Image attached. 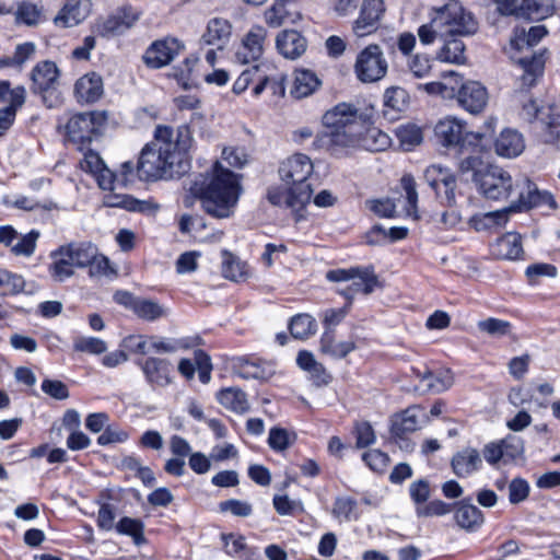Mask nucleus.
<instances>
[{
  "instance_id": "nucleus-1",
  "label": "nucleus",
  "mask_w": 560,
  "mask_h": 560,
  "mask_svg": "<svg viewBox=\"0 0 560 560\" xmlns=\"http://www.w3.org/2000/svg\"><path fill=\"white\" fill-rule=\"evenodd\" d=\"M190 144V131L186 126L177 129L175 141L171 128L159 126L154 141L141 151L137 165L139 178L156 180L184 175L190 167L187 156Z\"/></svg>"
},
{
  "instance_id": "nucleus-2",
  "label": "nucleus",
  "mask_w": 560,
  "mask_h": 560,
  "mask_svg": "<svg viewBox=\"0 0 560 560\" xmlns=\"http://www.w3.org/2000/svg\"><path fill=\"white\" fill-rule=\"evenodd\" d=\"M485 198L494 201H510L505 209L523 211L541 205L556 207L553 197L548 191H540L526 176L513 178L505 170L493 166L483 174L478 185Z\"/></svg>"
},
{
  "instance_id": "nucleus-3",
  "label": "nucleus",
  "mask_w": 560,
  "mask_h": 560,
  "mask_svg": "<svg viewBox=\"0 0 560 560\" xmlns=\"http://www.w3.org/2000/svg\"><path fill=\"white\" fill-rule=\"evenodd\" d=\"M190 192L202 201L205 211L218 219L232 215L242 187L236 175L215 162L211 175H199L191 183Z\"/></svg>"
},
{
  "instance_id": "nucleus-4",
  "label": "nucleus",
  "mask_w": 560,
  "mask_h": 560,
  "mask_svg": "<svg viewBox=\"0 0 560 560\" xmlns=\"http://www.w3.org/2000/svg\"><path fill=\"white\" fill-rule=\"evenodd\" d=\"M478 27V21L470 11L458 0H448L445 4L432 9L430 23L419 27L418 36L423 45H429L436 38L474 35Z\"/></svg>"
},
{
  "instance_id": "nucleus-5",
  "label": "nucleus",
  "mask_w": 560,
  "mask_h": 560,
  "mask_svg": "<svg viewBox=\"0 0 560 560\" xmlns=\"http://www.w3.org/2000/svg\"><path fill=\"white\" fill-rule=\"evenodd\" d=\"M369 116L349 103H339L323 116L328 131L318 137L319 145L335 152L336 148L354 145L365 129Z\"/></svg>"
},
{
  "instance_id": "nucleus-6",
  "label": "nucleus",
  "mask_w": 560,
  "mask_h": 560,
  "mask_svg": "<svg viewBox=\"0 0 560 560\" xmlns=\"http://www.w3.org/2000/svg\"><path fill=\"white\" fill-rule=\"evenodd\" d=\"M103 190H108L104 196V205L107 207H119L128 211L140 213H155L160 206L152 200L136 199L121 190L127 186L126 177H118V174L107 166L93 174Z\"/></svg>"
},
{
  "instance_id": "nucleus-7",
  "label": "nucleus",
  "mask_w": 560,
  "mask_h": 560,
  "mask_svg": "<svg viewBox=\"0 0 560 560\" xmlns=\"http://www.w3.org/2000/svg\"><path fill=\"white\" fill-rule=\"evenodd\" d=\"M105 112H89L73 115L66 125L67 141L79 151H84L98 139L106 128Z\"/></svg>"
},
{
  "instance_id": "nucleus-8",
  "label": "nucleus",
  "mask_w": 560,
  "mask_h": 560,
  "mask_svg": "<svg viewBox=\"0 0 560 560\" xmlns=\"http://www.w3.org/2000/svg\"><path fill=\"white\" fill-rule=\"evenodd\" d=\"M313 173V163L311 159L302 153H295L283 162L279 167V175L285 186H291L299 191L298 200L310 202L313 189L307 183Z\"/></svg>"
},
{
  "instance_id": "nucleus-9",
  "label": "nucleus",
  "mask_w": 560,
  "mask_h": 560,
  "mask_svg": "<svg viewBox=\"0 0 560 560\" xmlns=\"http://www.w3.org/2000/svg\"><path fill=\"white\" fill-rule=\"evenodd\" d=\"M326 278L332 282L351 281L349 285L339 290V293L347 298L349 304L358 293L371 294L378 284V279L372 268L353 267L329 270Z\"/></svg>"
},
{
  "instance_id": "nucleus-10",
  "label": "nucleus",
  "mask_w": 560,
  "mask_h": 560,
  "mask_svg": "<svg viewBox=\"0 0 560 560\" xmlns=\"http://www.w3.org/2000/svg\"><path fill=\"white\" fill-rule=\"evenodd\" d=\"M434 133L443 147H459L460 150L479 147L482 140L479 132H465L464 122L452 116L441 119L435 125Z\"/></svg>"
},
{
  "instance_id": "nucleus-11",
  "label": "nucleus",
  "mask_w": 560,
  "mask_h": 560,
  "mask_svg": "<svg viewBox=\"0 0 560 560\" xmlns=\"http://www.w3.org/2000/svg\"><path fill=\"white\" fill-rule=\"evenodd\" d=\"M387 68L383 50L376 44H371L361 50L354 63L357 78L364 83L380 81L386 75Z\"/></svg>"
},
{
  "instance_id": "nucleus-12",
  "label": "nucleus",
  "mask_w": 560,
  "mask_h": 560,
  "mask_svg": "<svg viewBox=\"0 0 560 560\" xmlns=\"http://www.w3.org/2000/svg\"><path fill=\"white\" fill-rule=\"evenodd\" d=\"M59 70L52 61L37 63L31 73L32 91L40 94L47 107H54L59 102L56 93L58 85Z\"/></svg>"
},
{
  "instance_id": "nucleus-13",
  "label": "nucleus",
  "mask_w": 560,
  "mask_h": 560,
  "mask_svg": "<svg viewBox=\"0 0 560 560\" xmlns=\"http://www.w3.org/2000/svg\"><path fill=\"white\" fill-rule=\"evenodd\" d=\"M401 186L406 192V198L404 200V209L406 214L409 217H417V202H418V194L416 190V183L412 176L405 175L401 178ZM402 200L398 199V202L387 198L381 200L369 201L370 209L375 212L380 217L392 218L395 215L396 208L398 203H401Z\"/></svg>"
},
{
  "instance_id": "nucleus-14",
  "label": "nucleus",
  "mask_w": 560,
  "mask_h": 560,
  "mask_svg": "<svg viewBox=\"0 0 560 560\" xmlns=\"http://www.w3.org/2000/svg\"><path fill=\"white\" fill-rule=\"evenodd\" d=\"M140 14L137 9L122 7L113 14L98 19L94 32L105 38L121 35L138 22Z\"/></svg>"
},
{
  "instance_id": "nucleus-15",
  "label": "nucleus",
  "mask_w": 560,
  "mask_h": 560,
  "mask_svg": "<svg viewBox=\"0 0 560 560\" xmlns=\"http://www.w3.org/2000/svg\"><path fill=\"white\" fill-rule=\"evenodd\" d=\"M383 0H363L359 16L352 23V33L361 38L375 33L385 13Z\"/></svg>"
},
{
  "instance_id": "nucleus-16",
  "label": "nucleus",
  "mask_w": 560,
  "mask_h": 560,
  "mask_svg": "<svg viewBox=\"0 0 560 560\" xmlns=\"http://www.w3.org/2000/svg\"><path fill=\"white\" fill-rule=\"evenodd\" d=\"M26 98V90L24 86H15L11 89L8 81L0 82V102L8 103L0 109V136H2L14 122L16 112L21 108Z\"/></svg>"
},
{
  "instance_id": "nucleus-17",
  "label": "nucleus",
  "mask_w": 560,
  "mask_h": 560,
  "mask_svg": "<svg viewBox=\"0 0 560 560\" xmlns=\"http://www.w3.org/2000/svg\"><path fill=\"white\" fill-rule=\"evenodd\" d=\"M424 179L446 205L455 203L456 178L454 174L441 165H430L424 171Z\"/></svg>"
},
{
  "instance_id": "nucleus-18",
  "label": "nucleus",
  "mask_w": 560,
  "mask_h": 560,
  "mask_svg": "<svg viewBox=\"0 0 560 560\" xmlns=\"http://www.w3.org/2000/svg\"><path fill=\"white\" fill-rule=\"evenodd\" d=\"M182 48V44L176 38L166 37L152 43L142 59L148 67L159 69L168 65Z\"/></svg>"
},
{
  "instance_id": "nucleus-19",
  "label": "nucleus",
  "mask_w": 560,
  "mask_h": 560,
  "mask_svg": "<svg viewBox=\"0 0 560 560\" xmlns=\"http://www.w3.org/2000/svg\"><path fill=\"white\" fill-rule=\"evenodd\" d=\"M267 31L260 25H254L244 36L236 51V59L242 63L258 60L264 54Z\"/></svg>"
},
{
  "instance_id": "nucleus-20",
  "label": "nucleus",
  "mask_w": 560,
  "mask_h": 560,
  "mask_svg": "<svg viewBox=\"0 0 560 560\" xmlns=\"http://www.w3.org/2000/svg\"><path fill=\"white\" fill-rule=\"evenodd\" d=\"M458 104L470 114L483 110L488 103L487 89L477 81L462 83L457 92Z\"/></svg>"
},
{
  "instance_id": "nucleus-21",
  "label": "nucleus",
  "mask_w": 560,
  "mask_h": 560,
  "mask_svg": "<svg viewBox=\"0 0 560 560\" xmlns=\"http://www.w3.org/2000/svg\"><path fill=\"white\" fill-rule=\"evenodd\" d=\"M265 22L270 27H280L283 24H294L301 19L295 0H275V3L265 11Z\"/></svg>"
},
{
  "instance_id": "nucleus-22",
  "label": "nucleus",
  "mask_w": 560,
  "mask_h": 560,
  "mask_svg": "<svg viewBox=\"0 0 560 560\" xmlns=\"http://www.w3.org/2000/svg\"><path fill=\"white\" fill-rule=\"evenodd\" d=\"M137 364L141 368L147 382L152 386L165 387L171 384L173 365L170 361L150 357L143 361H137Z\"/></svg>"
},
{
  "instance_id": "nucleus-23",
  "label": "nucleus",
  "mask_w": 560,
  "mask_h": 560,
  "mask_svg": "<svg viewBox=\"0 0 560 560\" xmlns=\"http://www.w3.org/2000/svg\"><path fill=\"white\" fill-rule=\"evenodd\" d=\"M92 3L90 0H67L54 23L59 27H73L83 22L90 14Z\"/></svg>"
},
{
  "instance_id": "nucleus-24",
  "label": "nucleus",
  "mask_w": 560,
  "mask_h": 560,
  "mask_svg": "<svg viewBox=\"0 0 560 560\" xmlns=\"http://www.w3.org/2000/svg\"><path fill=\"white\" fill-rule=\"evenodd\" d=\"M276 47L284 58L294 60L305 52L307 42L298 31L284 30L277 35Z\"/></svg>"
},
{
  "instance_id": "nucleus-25",
  "label": "nucleus",
  "mask_w": 560,
  "mask_h": 560,
  "mask_svg": "<svg viewBox=\"0 0 560 560\" xmlns=\"http://www.w3.org/2000/svg\"><path fill=\"white\" fill-rule=\"evenodd\" d=\"M299 191L291 186L287 188L270 187L267 192V199L275 206H285L295 214V220L301 221L305 219L304 209L308 202H300L298 200Z\"/></svg>"
},
{
  "instance_id": "nucleus-26",
  "label": "nucleus",
  "mask_w": 560,
  "mask_h": 560,
  "mask_svg": "<svg viewBox=\"0 0 560 560\" xmlns=\"http://www.w3.org/2000/svg\"><path fill=\"white\" fill-rule=\"evenodd\" d=\"M454 520L466 532H476L485 522L483 513L469 500H462L454 505Z\"/></svg>"
},
{
  "instance_id": "nucleus-27",
  "label": "nucleus",
  "mask_w": 560,
  "mask_h": 560,
  "mask_svg": "<svg viewBox=\"0 0 560 560\" xmlns=\"http://www.w3.org/2000/svg\"><path fill=\"white\" fill-rule=\"evenodd\" d=\"M525 149L523 136L515 129L506 128L494 141L495 153L503 158H515Z\"/></svg>"
},
{
  "instance_id": "nucleus-28",
  "label": "nucleus",
  "mask_w": 560,
  "mask_h": 560,
  "mask_svg": "<svg viewBox=\"0 0 560 560\" xmlns=\"http://www.w3.org/2000/svg\"><path fill=\"white\" fill-rule=\"evenodd\" d=\"M231 34L232 25L230 22L225 19L214 18L208 22L207 30L202 34L200 43L222 49L229 42Z\"/></svg>"
},
{
  "instance_id": "nucleus-29",
  "label": "nucleus",
  "mask_w": 560,
  "mask_h": 560,
  "mask_svg": "<svg viewBox=\"0 0 560 560\" xmlns=\"http://www.w3.org/2000/svg\"><path fill=\"white\" fill-rule=\"evenodd\" d=\"M491 253L500 259H518L524 254L521 235L513 232L504 234L491 246Z\"/></svg>"
},
{
  "instance_id": "nucleus-30",
  "label": "nucleus",
  "mask_w": 560,
  "mask_h": 560,
  "mask_svg": "<svg viewBox=\"0 0 560 560\" xmlns=\"http://www.w3.org/2000/svg\"><path fill=\"white\" fill-rule=\"evenodd\" d=\"M78 98L85 103L96 102L103 94V81L95 72L81 77L74 86Z\"/></svg>"
},
{
  "instance_id": "nucleus-31",
  "label": "nucleus",
  "mask_w": 560,
  "mask_h": 560,
  "mask_svg": "<svg viewBox=\"0 0 560 560\" xmlns=\"http://www.w3.org/2000/svg\"><path fill=\"white\" fill-rule=\"evenodd\" d=\"M452 468L454 474L459 477H467L477 471L481 465V457L475 448H464L456 453L452 458Z\"/></svg>"
},
{
  "instance_id": "nucleus-32",
  "label": "nucleus",
  "mask_w": 560,
  "mask_h": 560,
  "mask_svg": "<svg viewBox=\"0 0 560 560\" xmlns=\"http://www.w3.org/2000/svg\"><path fill=\"white\" fill-rule=\"evenodd\" d=\"M471 148V153L459 161L458 172L463 175L470 174L471 180L479 185L483 174L494 165H490L487 161L483 160L480 151L477 149L478 147Z\"/></svg>"
},
{
  "instance_id": "nucleus-33",
  "label": "nucleus",
  "mask_w": 560,
  "mask_h": 560,
  "mask_svg": "<svg viewBox=\"0 0 560 560\" xmlns=\"http://www.w3.org/2000/svg\"><path fill=\"white\" fill-rule=\"evenodd\" d=\"M320 85L322 81L315 72L307 69H299L294 72L290 93L295 98H304L312 95Z\"/></svg>"
},
{
  "instance_id": "nucleus-34",
  "label": "nucleus",
  "mask_w": 560,
  "mask_h": 560,
  "mask_svg": "<svg viewBox=\"0 0 560 560\" xmlns=\"http://www.w3.org/2000/svg\"><path fill=\"white\" fill-rule=\"evenodd\" d=\"M319 349L324 354L342 359L355 349V343L353 341H336L335 329H325L319 340Z\"/></svg>"
},
{
  "instance_id": "nucleus-35",
  "label": "nucleus",
  "mask_w": 560,
  "mask_h": 560,
  "mask_svg": "<svg viewBox=\"0 0 560 560\" xmlns=\"http://www.w3.org/2000/svg\"><path fill=\"white\" fill-rule=\"evenodd\" d=\"M520 65L523 69V74L520 78L521 86L522 89H528L533 86L537 82V79L542 74L545 58L542 54H534L529 58H521Z\"/></svg>"
},
{
  "instance_id": "nucleus-36",
  "label": "nucleus",
  "mask_w": 560,
  "mask_h": 560,
  "mask_svg": "<svg viewBox=\"0 0 560 560\" xmlns=\"http://www.w3.org/2000/svg\"><path fill=\"white\" fill-rule=\"evenodd\" d=\"M460 36H450L448 38H439L443 42L438 57L441 61L462 65L466 61L465 45Z\"/></svg>"
},
{
  "instance_id": "nucleus-37",
  "label": "nucleus",
  "mask_w": 560,
  "mask_h": 560,
  "mask_svg": "<svg viewBox=\"0 0 560 560\" xmlns=\"http://www.w3.org/2000/svg\"><path fill=\"white\" fill-rule=\"evenodd\" d=\"M357 143L368 151L380 152L386 150L390 145L392 140L387 133L372 127L366 128L364 132L363 130L361 131Z\"/></svg>"
},
{
  "instance_id": "nucleus-38",
  "label": "nucleus",
  "mask_w": 560,
  "mask_h": 560,
  "mask_svg": "<svg viewBox=\"0 0 560 560\" xmlns=\"http://www.w3.org/2000/svg\"><path fill=\"white\" fill-rule=\"evenodd\" d=\"M384 106L386 116H389L393 112L394 114H400L405 112L409 105V94L408 92L400 86H390L384 92Z\"/></svg>"
},
{
  "instance_id": "nucleus-39",
  "label": "nucleus",
  "mask_w": 560,
  "mask_h": 560,
  "mask_svg": "<svg viewBox=\"0 0 560 560\" xmlns=\"http://www.w3.org/2000/svg\"><path fill=\"white\" fill-rule=\"evenodd\" d=\"M417 376L425 386L427 390L433 393H442L447 390L454 383V377L451 371L446 370L439 374H433L431 371L423 373L417 372Z\"/></svg>"
},
{
  "instance_id": "nucleus-40",
  "label": "nucleus",
  "mask_w": 560,
  "mask_h": 560,
  "mask_svg": "<svg viewBox=\"0 0 560 560\" xmlns=\"http://www.w3.org/2000/svg\"><path fill=\"white\" fill-rule=\"evenodd\" d=\"M509 209H501L486 213L475 214L470 218L469 224L476 231H485L504 224L508 221Z\"/></svg>"
},
{
  "instance_id": "nucleus-41",
  "label": "nucleus",
  "mask_w": 560,
  "mask_h": 560,
  "mask_svg": "<svg viewBox=\"0 0 560 560\" xmlns=\"http://www.w3.org/2000/svg\"><path fill=\"white\" fill-rule=\"evenodd\" d=\"M289 329L293 338L307 339L317 330V323L310 314H298L289 323Z\"/></svg>"
},
{
  "instance_id": "nucleus-42",
  "label": "nucleus",
  "mask_w": 560,
  "mask_h": 560,
  "mask_svg": "<svg viewBox=\"0 0 560 560\" xmlns=\"http://www.w3.org/2000/svg\"><path fill=\"white\" fill-rule=\"evenodd\" d=\"M418 409L409 408L394 417L390 431L396 436L415 432L418 429Z\"/></svg>"
},
{
  "instance_id": "nucleus-43",
  "label": "nucleus",
  "mask_w": 560,
  "mask_h": 560,
  "mask_svg": "<svg viewBox=\"0 0 560 560\" xmlns=\"http://www.w3.org/2000/svg\"><path fill=\"white\" fill-rule=\"evenodd\" d=\"M218 399L222 406L237 413L248 410L246 394L238 388H225L218 394Z\"/></svg>"
},
{
  "instance_id": "nucleus-44",
  "label": "nucleus",
  "mask_w": 560,
  "mask_h": 560,
  "mask_svg": "<svg viewBox=\"0 0 560 560\" xmlns=\"http://www.w3.org/2000/svg\"><path fill=\"white\" fill-rule=\"evenodd\" d=\"M493 2L500 15L527 20L530 0H493Z\"/></svg>"
},
{
  "instance_id": "nucleus-45",
  "label": "nucleus",
  "mask_w": 560,
  "mask_h": 560,
  "mask_svg": "<svg viewBox=\"0 0 560 560\" xmlns=\"http://www.w3.org/2000/svg\"><path fill=\"white\" fill-rule=\"evenodd\" d=\"M115 528L119 534L130 536L137 546L147 542L143 534L144 524L138 518L125 516L116 524Z\"/></svg>"
},
{
  "instance_id": "nucleus-46",
  "label": "nucleus",
  "mask_w": 560,
  "mask_h": 560,
  "mask_svg": "<svg viewBox=\"0 0 560 560\" xmlns=\"http://www.w3.org/2000/svg\"><path fill=\"white\" fill-rule=\"evenodd\" d=\"M66 256H58L57 249L50 253L51 264L48 272L55 282H65L74 275V267L68 262Z\"/></svg>"
},
{
  "instance_id": "nucleus-47",
  "label": "nucleus",
  "mask_w": 560,
  "mask_h": 560,
  "mask_svg": "<svg viewBox=\"0 0 560 560\" xmlns=\"http://www.w3.org/2000/svg\"><path fill=\"white\" fill-rule=\"evenodd\" d=\"M222 275L232 281H240L247 276L246 265L233 254L224 250L222 253Z\"/></svg>"
},
{
  "instance_id": "nucleus-48",
  "label": "nucleus",
  "mask_w": 560,
  "mask_h": 560,
  "mask_svg": "<svg viewBox=\"0 0 560 560\" xmlns=\"http://www.w3.org/2000/svg\"><path fill=\"white\" fill-rule=\"evenodd\" d=\"M400 145L405 150H411L422 142V130L416 125L400 126L396 130Z\"/></svg>"
},
{
  "instance_id": "nucleus-49",
  "label": "nucleus",
  "mask_w": 560,
  "mask_h": 560,
  "mask_svg": "<svg viewBox=\"0 0 560 560\" xmlns=\"http://www.w3.org/2000/svg\"><path fill=\"white\" fill-rule=\"evenodd\" d=\"M133 313L144 320H155L166 315V311L160 304L140 298L135 304Z\"/></svg>"
},
{
  "instance_id": "nucleus-50",
  "label": "nucleus",
  "mask_w": 560,
  "mask_h": 560,
  "mask_svg": "<svg viewBox=\"0 0 560 560\" xmlns=\"http://www.w3.org/2000/svg\"><path fill=\"white\" fill-rule=\"evenodd\" d=\"M77 268H88L96 257L98 248L91 242H72Z\"/></svg>"
},
{
  "instance_id": "nucleus-51",
  "label": "nucleus",
  "mask_w": 560,
  "mask_h": 560,
  "mask_svg": "<svg viewBox=\"0 0 560 560\" xmlns=\"http://www.w3.org/2000/svg\"><path fill=\"white\" fill-rule=\"evenodd\" d=\"M477 327L481 332L495 338L506 336L511 330V324L509 322L493 317L479 320Z\"/></svg>"
},
{
  "instance_id": "nucleus-52",
  "label": "nucleus",
  "mask_w": 560,
  "mask_h": 560,
  "mask_svg": "<svg viewBox=\"0 0 560 560\" xmlns=\"http://www.w3.org/2000/svg\"><path fill=\"white\" fill-rule=\"evenodd\" d=\"M73 349L79 352L101 354L107 350V345L96 337H78L73 342Z\"/></svg>"
},
{
  "instance_id": "nucleus-53",
  "label": "nucleus",
  "mask_w": 560,
  "mask_h": 560,
  "mask_svg": "<svg viewBox=\"0 0 560 560\" xmlns=\"http://www.w3.org/2000/svg\"><path fill=\"white\" fill-rule=\"evenodd\" d=\"M265 89H269L272 94H283L284 88L281 78L269 77L259 69V77L257 78V84L253 89L255 96H259Z\"/></svg>"
},
{
  "instance_id": "nucleus-54",
  "label": "nucleus",
  "mask_w": 560,
  "mask_h": 560,
  "mask_svg": "<svg viewBox=\"0 0 560 560\" xmlns=\"http://www.w3.org/2000/svg\"><path fill=\"white\" fill-rule=\"evenodd\" d=\"M357 509V501L347 495L337 497L332 508V515L340 521H350Z\"/></svg>"
},
{
  "instance_id": "nucleus-55",
  "label": "nucleus",
  "mask_w": 560,
  "mask_h": 560,
  "mask_svg": "<svg viewBox=\"0 0 560 560\" xmlns=\"http://www.w3.org/2000/svg\"><path fill=\"white\" fill-rule=\"evenodd\" d=\"M0 288H3V294H18L24 291L25 280L20 275L0 269Z\"/></svg>"
},
{
  "instance_id": "nucleus-56",
  "label": "nucleus",
  "mask_w": 560,
  "mask_h": 560,
  "mask_svg": "<svg viewBox=\"0 0 560 560\" xmlns=\"http://www.w3.org/2000/svg\"><path fill=\"white\" fill-rule=\"evenodd\" d=\"M295 441V434L285 429L272 428L269 432L268 444L275 451H284Z\"/></svg>"
},
{
  "instance_id": "nucleus-57",
  "label": "nucleus",
  "mask_w": 560,
  "mask_h": 560,
  "mask_svg": "<svg viewBox=\"0 0 560 560\" xmlns=\"http://www.w3.org/2000/svg\"><path fill=\"white\" fill-rule=\"evenodd\" d=\"M39 237L37 231H31L23 235L20 241L11 246V250L16 256H32L36 248V242Z\"/></svg>"
},
{
  "instance_id": "nucleus-58",
  "label": "nucleus",
  "mask_w": 560,
  "mask_h": 560,
  "mask_svg": "<svg viewBox=\"0 0 560 560\" xmlns=\"http://www.w3.org/2000/svg\"><path fill=\"white\" fill-rule=\"evenodd\" d=\"M89 275L91 278L109 277L116 275L115 269L110 266L109 259L96 252V257L89 264Z\"/></svg>"
},
{
  "instance_id": "nucleus-59",
  "label": "nucleus",
  "mask_w": 560,
  "mask_h": 560,
  "mask_svg": "<svg viewBox=\"0 0 560 560\" xmlns=\"http://www.w3.org/2000/svg\"><path fill=\"white\" fill-rule=\"evenodd\" d=\"M527 20H544L556 12L555 0H530Z\"/></svg>"
},
{
  "instance_id": "nucleus-60",
  "label": "nucleus",
  "mask_w": 560,
  "mask_h": 560,
  "mask_svg": "<svg viewBox=\"0 0 560 560\" xmlns=\"http://www.w3.org/2000/svg\"><path fill=\"white\" fill-rule=\"evenodd\" d=\"M452 505L441 500H433L425 505H419L416 513L419 517L443 516L452 512Z\"/></svg>"
},
{
  "instance_id": "nucleus-61",
  "label": "nucleus",
  "mask_w": 560,
  "mask_h": 560,
  "mask_svg": "<svg viewBox=\"0 0 560 560\" xmlns=\"http://www.w3.org/2000/svg\"><path fill=\"white\" fill-rule=\"evenodd\" d=\"M529 494V485L523 478H514L509 485V501L518 504L525 501Z\"/></svg>"
},
{
  "instance_id": "nucleus-62",
  "label": "nucleus",
  "mask_w": 560,
  "mask_h": 560,
  "mask_svg": "<svg viewBox=\"0 0 560 560\" xmlns=\"http://www.w3.org/2000/svg\"><path fill=\"white\" fill-rule=\"evenodd\" d=\"M529 282L535 284L540 277L553 278L557 276V268L550 264H533L526 268L525 271Z\"/></svg>"
},
{
  "instance_id": "nucleus-63",
  "label": "nucleus",
  "mask_w": 560,
  "mask_h": 560,
  "mask_svg": "<svg viewBox=\"0 0 560 560\" xmlns=\"http://www.w3.org/2000/svg\"><path fill=\"white\" fill-rule=\"evenodd\" d=\"M16 19L30 26L36 25L40 19V9L34 3L24 2L18 8Z\"/></svg>"
},
{
  "instance_id": "nucleus-64",
  "label": "nucleus",
  "mask_w": 560,
  "mask_h": 560,
  "mask_svg": "<svg viewBox=\"0 0 560 560\" xmlns=\"http://www.w3.org/2000/svg\"><path fill=\"white\" fill-rule=\"evenodd\" d=\"M516 101L522 105L520 116L526 121H533L539 112L536 101L523 91L516 94Z\"/></svg>"
}]
</instances>
